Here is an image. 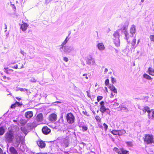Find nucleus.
<instances>
[{
	"mask_svg": "<svg viewBox=\"0 0 154 154\" xmlns=\"http://www.w3.org/2000/svg\"><path fill=\"white\" fill-rule=\"evenodd\" d=\"M122 154H129L128 152L125 150H122L121 152Z\"/></svg>",
	"mask_w": 154,
	"mask_h": 154,
	"instance_id": "nucleus-37",
	"label": "nucleus"
},
{
	"mask_svg": "<svg viewBox=\"0 0 154 154\" xmlns=\"http://www.w3.org/2000/svg\"><path fill=\"white\" fill-rule=\"evenodd\" d=\"M127 146L129 147H131L133 146V143L131 142H126Z\"/></svg>",
	"mask_w": 154,
	"mask_h": 154,
	"instance_id": "nucleus-30",
	"label": "nucleus"
},
{
	"mask_svg": "<svg viewBox=\"0 0 154 154\" xmlns=\"http://www.w3.org/2000/svg\"><path fill=\"white\" fill-rule=\"evenodd\" d=\"M48 0H45V2H46L47 4L48 3V2H48Z\"/></svg>",
	"mask_w": 154,
	"mask_h": 154,
	"instance_id": "nucleus-64",
	"label": "nucleus"
},
{
	"mask_svg": "<svg viewBox=\"0 0 154 154\" xmlns=\"http://www.w3.org/2000/svg\"><path fill=\"white\" fill-rule=\"evenodd\" d=\"M115 151L119 154H122L121 152L119 151V149L117 148L114 149Z\"/></svg>",
	"mask_w": 154,
	"mask_h": 154,
	"instance_id": "nucleus-36",
	"label": "nucleus"
},
{
	"mask_svg": "<svg viewBox=\"0 0 154 154\" xmlns=\"http://www.w3.org/2000/svg\"><path fill=\"white\" fill-rule=\"evenodd\" d=\"M36 121L38 122H42L43 120V114L42 113H40L38 114L36 116Z\"/></svg>",
	"mask_w": 154,
	"mask_h": 154,
	"instance_id": "nucleus-8",
	"label": "nucleus"
},
{
	"mask_svg": "<svg viewBox=\"0 0 154 154\" xmlns=\"http://www.w3.org/2000/svg\"><path fill=\"white\" fill-rule=\"evenodd\" d=\"M119 108L120 109V110L122 112H128L129 111L127 107L123 106H119Z\"/></svg>",
	"mask_w": 154,
	"mask_h": 154,
	"instance_id": "nucleus-17",
	"label": "nucleus"
},
{
	"mask_svg": "<svg viewBox=\"0 0 154 154\" xmlns=\"http://www.w3.org/2000/svg\"><path fill=\"white\" fill-rule=\"evenodd\" d=\"M111 133L113 134V135H119V133L118 132V130H113L112 131H111Z\"/></svg>",
	"mask_w": 154,
	"mask_h": 154,
	"instance_id": "nucleus-27",
	"label": "nucleus"
},
{
	"mask_svg": "<svg viewBox=\"0 0 154 154\" xmlns=\"http://www.w3.org/2000/svg\"><path fill=\"white\" fill-rule=\"evenodd\" d=\"M100 104L101 106L100 107H103V106H104V104L105 103L103 101H102L100 103Z\"/></svg>",
	"mask_w": 154,
	"mask_h": 154,
	"instance_id": "nucleus-41",
	"label": "nucleus"
},
{
	"mask_svg": "<svg viewBox=\"0 0 154 154\" xmlns=\"http://www.w3.org/2000/svg\"><path fill=\"white\" fill-rule=\"evenodd\" d=\"M5 29H7V26L6 25V24H5Z\"/></svg>",
	"mask_w": 154,
	"mask_h": 154,
	"instance_id": "nucleus-57",
	"label": "nucleus"
},
{
	"mask_svg": "<svg viewBox=\"0 0 154 154\" xmlns=\"http://www.w3.org/2000/svg\"><path fill=\"white\" fill-rule=\"evenodd\" d=\"M9 151L11 154H18L17 151L14 147L12 146H11L9 148Z\"/></svg>",
	"mask_w": 154,
	"mask_h": 154,
	"instance_id": "nucleus-11",
	"label": "nucleus"
},
{
	"mask_svg": "<svg viewBox=\"0 0 154 154\" xmlns=\"http://www.w3.org/2000/svg\"><path fill=\"white\" fill-rule=\"evenodd\" d=\"M7 78L9 80H10L11 79V78L10 77H8Z\"/></svg>",
	"mask_w": 154,
	"mask_h": 154,
	"instance_id": "nucleus-62",
	"label": "nucleus"
},
{
	"mask_svg": "<svg viewBox=\"0 0 154 154\" xmlns=\"http://www.w3.org/2000/svg\"><path fill=\"white\" fill-rule=\"evenodd\" d=\"M27 27L28 25L26 23H23L21 26V28L23 31H26L27 29Z\"/></svg>",
	"mask_w": 154,
	"mask_h": 154,
	"instance_id": "nucleus-18",
	"label": "nucleus"
},
{
	"mask_svg": "<svg viewBox=\"0 0 154 154\" xmlns=\"http://www.w3.org/2000/svg\"><path fill=\"white\" fill-rule=\"evenodd\" d=\"M24 67L23 65V64H22V66L20 68V69L23 68Z\"/></svg>",
	"mask_w": 154,
	"mask_h": 154,
	"instance_id": "nucleus-54",
	"label": "nucleus"
},
{
	"mask_svg": "<svg viewBox=\"0 0 154 154\" xmlns=\"http://www.w3.org/2000/svg\"><path fill=\"white\" fill-rule=\"evenodd\" d=\"M16 98L17 99H18V100H20V98H18V97H16Z\"/></svg>",
	"mask_w": 154,
	"mask_h": 154,
	"instance_id": "nucleus-60",
	"label": "nucleus"
},
{
	"mask_svg": "<svg viewBox=\"0 0 154 154\" xmlns=\"http://www.w3.org/2000/svg\"><path fill=\"white\" fill-rule=\"evenodd\" d=\"M128 23L127 22H125L123 26V29L125 31L126 30V29L127 28L128 26Z\"/></svg>",
	"mask_w": 154,
	"mask_h": 154,
	"instance_id": "nucleus-29",
	"label": "nucleus"
},
{
	"mask_svg": "<svg viewBox=\"0 0 154 154\" xmlns=\"http://www.w3.org/2000/svg\"><path fill=\"white\" fill-rule=\"evenodd\" d=\"M152 135L149 134L146 135L145 136L144 139V141L147 144H149L150 143L153 142Z\"/></svg>",
	"mask_w": 154,
	"mask_h": 154,
	"instance_id": "nucleus-5",
	"label": "nucleus"
},
{
	"mask_svg": "<svg viewBox=\"0 0 154 154\" xmlns=\"http://www.w3.org/2000/svg\"><path fill=\"white\" fill-rule=\"evenodd\" d=\"M12 68H15L16 69H17L18 68V66L17 65H16V66H15L14 67H12Z\"/></svg>",
	"mask_w": 154,
	"mask_h": 154,
	"instance_id": "nucleus-49",
	"label": "nucleus"
},
{
	"mask_svg": "<svg viewBox=\"0 0 154 154\" xmlns=\"http://www.w3.org/2000/svg\"><path fill=\"white\" fill-rule=\"evenodd\" d=\"M138 108L141 110H142L143 112H147L148 113H149L150 110L149 108L147 106L139 107Z\"/></svg>",
	"mask_w": 154,
	"mask_h": 154,
	"instance_id": "nucleus-10",
	"label": "nucleus"
},
{
	"mask_svg": "<svg viewBox=\"0 0 154 154\" xmlns=\"http://www.w3.org/2000/svg\"><path fill=\"white\" fill-rule=\"evenodd\" d=\"M0 154H6L5 152H3L2 150L0 148Z\"/></svg>",
	"mask_w": 154,
	"mask_h": 154,
	"instance_id": "nucleus-44",
	"label": "nucleus"
},
{
	"mask_svg": "<svg viewBox=\"0 0 154 154\" xmlns=\"http://www.w3.org/2000/svg\"><path fill=\"white\" fill-rule=\"evenodd\" d=\"M143 77L144 78L148 80H151L152 79V78L149 75L146 74H144Z\"/></svg>",
	"mask_w": 154,
	"mask_h": 154,
	"instance_id": "nucleus-26",
	"label": "nucleus"
},
{
	"mask_svg": "<svg viewBox=\"0 0 154 154\" xmlns=\"http://www.w3.org/2000/svg\"><path fill=\"white\" fill-rule=\"evenodd\" d=\"M20 52V53L23 55H24L25 54V53L22 50H21Z\"/></svg>",
	"mask_w": 154,
	"mask_h": 154,
	"instance_id": "nucleus-47",
	"label": "nucleus"
},
{
	"mask_svg": "<svg viewBox=\"0 0 154 154\" xmlns=\"http://www.w3.org/2000/svg\"><path fill=\"white\" fill-rule=\"evenodd\" d=\"M108 71V69L107 68H105L104 70V74H106Z\"/></svg>",
	"mask_w": 154,
	"mask_h": 154,
	"instance_id": "nucleus-48",
	"label": "nucleus"
},
{
	"mask_svg": "<svg viewBox=\"0 0 154 154\" xmlns=\"http://www.w3.org/2000/svg\"><path fill=\"white\" fill-rule=\"evenodd\" d=\"M148 116L149 118L150 119H152L154 118V111L152 110H150L149 113H148Z\"/></svg>",
	"mask_w": 154,
	"mask_h": 154,
	"instance_id": "nucleus-19",
	"label": "nucleus"
},
{
	"mask_svg": "<svg viewBox=\"0 0 154 154\" xmlns=\"http://www.w3.org/2000/svg\"><path fill=\"white\" fill-rule=\"evenodd\" d=\"M118 132L119 133V136L122 135L123 134H125V133H126L125 131L123 129H122L121 130H118Z\"/></svg>",
	"mask_w": 154,
	"mask_h": 154,
	"instance_id": "nucleus-24",
	"label": "nucleus"
},
{
	"mask_svg": "<svg viewBox=\"0 0 154 154\" xmlns=\"http://www.w3.org/2000/svg\"><path fill=\"white\" fill-rule=\"evenodd\" d=\"M147 72L149 75L152 76L154 75V69L152 68H149Z\"/></svg>",
	"mask_w": 154,
	"mask_h": 154,
	"instance_id": "nucleus-20",
	"label": "nucleus"
},
{
	"mask_svg": "<svg viewBox=\"0 0 154 154\" xmlns=\"http://www.w3.org/2000/svg\"><path fill=\"white\" fill-rule=\"evenodd\" d=\"M66 119L68 123L72 124L75 122V117L72 113H69L66 114Z\"/></svg>",
	"mask_w": 154,
	"mask_h": 154,
	"instance_id": "nucleus-4",
	"label": "nucleus"
},
{
	"mask_svg": "<svg viewBox=\"0 0 154 154\" xmlns=\"http://www.w3.org/2000/svg\"><path fill=\"white\" fill-rule=\"evenodd\" d=\"M36 154H45V153L43 154L41 153H37Z\"/></svg>",
	"mask_w": 154,
	"mask_h": 154,
	"instance_id": "nucleus-63",
	"label": "nucleus"
},
{
	"mask_svg": "<svg viewBox=\"0 0 154 154\" xmlns=\"http://www.w3.org/2000/svg\"><path fill=\"white\" fill-rule=\"evenodd\" d=\"M33 115V112L30 111L26 112L25 113L24 116L27 119H30L32 117Z\"/></svg>",
	"mask_w": 154,
	"mask_h": 154,
	"instance_id": "nucleus-9",
	"label": "nucleus"
},
{
	"mask_svg": "<svg viewBox=\"0 0 154 154\" xmlns=\"http://www.w3.org/2000/svg\"><path fill=\"white\" fill-rule=\"evenodd\" d=\"M149 38L151 41L154 42V35H150L149 36Z\"/></svg>",
	"mask_w": 154,
	"mask_h": 154,
	"instance_id": "nucleus-34",
	"label": "nucleus"
},
{
	"mask_svg": "<svg viewBox=\"0 0 154 154\" xmlns=\"http://www.w3.org/2000/svg\"><path fill=\"white\" fill-rule=\"evenodd\" d=\"M29 81L31 82H35L36 81V80L34 77H31Z\"/></svg>",
	"mask_w": 154,
	"mask_h": 154,
	"instance_id": "nucleus-33",
	"label": "nucleus"
},
{
	"mask_svg": "<svg viewBox=\"0 0 154 154\" xmlns=\"http://www.w3.org/2000/svg\"><path fill=\"white\" fill-rule=\"evenodd\" d=\"M86 75H87V74H84L83 75V76H86Z\"/></svg>",
	"mask_w": 154,
	"mask_h": 154,
	"instance_id": "nucleus-58",
	"label": "nucleus"
},
{
	"mask_svg": "<svg viewBox=\"0 0 154 154\" xmlns=\"http://www.w3.org/2000/svg\"><path fill=\"white\" fill-rule=\"evenodd\" d=\"M5 129L3 127H0V135H3L5 132Z\"/></svg>",
	"mask_w": 154,
	"mask_h": 154,
	"instance_id": "nucleus-25",
	"label": "nucleus"
},
{
	"mask_svg": "<svg viewBox=\"0 0 154 154\" xmlns=\"http://www.w3.org/2000/svg\"><path fill=\"white\" fill-rule=\"evenodd\" d=\"M100 111L102 113H103L105 112H106L107 113H109L110 112L109 109L106 108L105 106L100 107Z\"/></svg>",
	"mask_w": 154,
	"mask_h": 154,
	"instance_id": "nucleus-15",
	"label": "nucleus"
},
{
	"mask_svg": "<svg viewBox=\"0 0 154 154\" xmlns=\"http://www.w3.org/2000/svg\"><path fill=\"white\" fill-rule=\"evenodd\" d=\"M103 97L102 96H99L97 97V100L98 102H99L100 100L102 99Z\"/></svg>",
	"mask_w": 154,
	"mask_h": 154,
	"instance_id": "nucleus-39",
	"label": "nucleus"
},
{
	"mask_svg": "<svg viewBox=\"0 0 154 154\" xmlns=\"http://www.w3.org/2000/svg\"><path fill=\"white\" fill-rule=\"evenodd\" d=\"M140 39H139V40H138V41H137V45L139 44V42H140Z\"/></svg>",
	"mask_w": 154,
	"mask_h": 154,
	"instance_id": "nucleus-59",
	"label": "nucleus"
},
{
	"mask_svg": "<svg viewBox=\"0 0 154 154\" xmlns=\"http://www.w3.org/2000/svg\"><path fill=\"white\" fill-rule=\"evenodd\" d=\"M38 146L41 148H44L45 146V143L42 140H39L37 142Z\"/></svg>",
	"mask_w": 154,
	"mask_h": 154,
	"instance_id": "nucleus-13",
	"label": "nucleus"
},
{
	"mask_svg": "<svg viewBox=\"0 0 154 154\" xmlns=\"http://www.w3.org/2000/svg\"><path fill=\"white\" fill-rule=\"evenodd\" d=\"M105 90L107 92H108V90H107V87H105Z\"/></svg>",
	"mask_w": 154,
	"mask_h": 154,
	"instance_id": "nucleus-52",
	"label": "nucleus"
},
{
	"mask_svg": "<svg viewBox=\"0 0 154 154\" xmlns=\"http://www.w3.org/2000/svg\"><path fill=\"white\" fill-rule=\"evenodd\" d=\"M113 39L114 40V43L116 47L120 46V41L119 39V35L118 32H116L113 34Z\"/></svg>",
	"mask_w": 154,
	"mask_h": 154,
	"instance_id": "nucleus-3",
	"label": "nucleus"
},
{
	"mask_svg": "<svg viewBox=\"0 0 154 154\" xmlns=\"http://www.w3.org/2000/svg\"><path fill=\"white\" fill-rule=\"evenodd\" d=\"M82 131H85L88 129L87 127L85 126H82Z\"/></svg>",
	"mask_w": 154,
	"mask_h": 154,
	"instance_id": "nucleus-31",
	"label": "nucleus"
},
{
	"mask_svg": "<svg viewBox=\"0 0 154 154\" xmlns=\"http://www.w3.org/2000/svg\"><path fill=\"white\" fill-rule=\"evenodd\" d=\"M111 96H110V98H113V96H114V95H113V94H112V93H111Z\"/></svg>",
	"mask_w": 154,
	"mask_h": 154,
	"instance_id": "nucleus-50",
	"label": "nucleus"
},
{
	"mask_svg": "<svg viewBox=\"0 0 154 154\" xmlns=\"http://www.w3.org/2000/svg\"><path fill=\"white\" fill-rule=\"evenodd\" d=\"M60 103V102L59 101H56V102H55L54 103Z\"/></svg>",
	"mask_w": 154,
	"mask_h": 154,
	"instance_id": "nucleus-55",
	"label": "nucleus"
},
{
	"mask_svg": "<svg viewBox=\"0 0 154 154\" xmlns=\"http://www.w3.org/2000/svg\"><path fill=\"white\" fill-rule=\"evenodd\" d=\"M3 78H4V79H6V76H4L3 77Z\"/></svg>",
	"mask_w": 154,
	"mask_h": 154,
	"instance_id": "nucleus-61",
	"label": "nucleus"
},
{
	"mask_svg": "<svg viewBox=\"0 0 154 154\" xmlns=\"http://www.w3.org/2000/svg\"><path fill=\"white\" fill-rule=\"evenodd\" d=\"M136 43V39L135 38H134L133 39L132 42L131 43L132 46L133 47L135 46Z\"/></svg>",
	"mask_w": 154,
	"mask_h": 154,
	"instance_id": "nucleus-32",
	"label": "nucleus"
},
{
	"mask_svg": "<svg viewBox=\"0 0 154 154\" xmlns=\"http://www.w3.org/2000/svg\"><path fill=\"white\" fill-rule=\"evenodd\" d=\"M111 81L112 83L114 84L116 82V80L115 78H113V77H111Z\"/></svg>",
	"mask_w": 154,
	"mask_h": 154,
	"instance_id": "nucleus-35",
	"label": "nucleus"
},
{
	"mask_svg": "<svg viewBox=\"0 0 154 154\" xmlns=\"http://www.w3.org/2000/svg\"><path fill=\"white\" fill-rule=\"evenodd\" d=\"M4 138L5 141L9 143L13 142V140L15 138V140L14 146L16 147H18L21 139V137L17 135H14L13 132L11 130H9L5 134Z\"/></svg>",
	"mask_w": 154,
	"mask_h": 154,
	"instance_id": "nucleus-1",
	"label": "nucleus"
},
{
	"mask_svg": "<svg viewBox=\"0 0 154 154\" xmlns=\"http://www.w3.org/2000/svg\"><path fill=\"white\" fill-rule=\"evenodd\" d=\"M103 126L104 127L105 130V131H106L108 128V125L106 123H104L103 124Z\"/></svg>",
	"mask_w": 154,
	"mask_h": 154,
	"instance_id": "nucleus-40",
	"label": "nucleus"
},
{
	"mask_svg": "<svg viewBox=\"0 0 154 154\" xmlns=\"http://www.w3.org/2000/svg\"><path fill=\"white\" fill-rule=\"evenodd\" d=\"M109 88L110 90L113 92L114 93H117V90L114 86L112 85V86L109 87Z\"/></svg>",
	"mask_w": 154,
	"mask_h": 154,
	"instance_id": "nucleus-21",
	"label": "nucleus"
},
{
	"mask_svg": "<svg viewBox=\"0 0 154 154\" xmlns=\"http://www.w3.org/2000/svg\"><path fill=\"white\" fill-rule=\"evenodd\" d=\"M25 91H29V90L28 89L25 88Z\"/></svg>",
	"mask_w": 154,
	"mask_h": 154,
	"instance_id": "nucleus-56",
	"label": "nucleus"
},
{
	"mask_svg": "<svg viewBox=\"0 0 154 154\" xmlns=\"http://www.w3.org/2000/svg\"><path fill=\"white\" fill-rule=\"evenodd\" d=\"M136 32V28L135 26L134 25H133L131 26L130 29V33L132 35L131 36H133L134 34Z\"/></svg>",
	"mask_w": 154,
	"mask_h": 154,
	"instance_id": "nucleus-14",
	"label": "nucleus"
},
{
	"mask_svg": "<svg viewBox=\"0 0 154 154\" xmlns=\"http://www.w3.org/2000/svg\"><path fill=\"white\" fill-rule=\"evenodd\" d=\"M57 115L55 114H51L49 116V120L50 121H55L57 120Z\"/></svg>",
	"mask_w": 154,
	"mask_h": 154,
	"instance_id": "nucleus-7",
	"label": "nucleus"
},
{
	"mask_svg": "<svg viewBox=\"0 0 154 154\" xmlns=\"http://www.w3.org/2000/svg\"><path fill=\"white\" fill-rule=\"evenodd\" d=\"M83 113H84V114H85V115H87V114L88 113L86 112H84V111H83Z\"/></svg>",
	"mask_w": 154,
	"mask_h": 154,
	"instance_id": "nucleus-51",
	"label": "nucleus"
},
{
	"mask_svg": "<svg viewBox=\"0 0 154 154\" xmlns=\"http://www.w3.org/2000/svg\"><path fill=\"white\" fill-rule=\"evenodd\" d=\"M124 34L125 36V39L128 40L129 38V33L127 30H125L124 32Z\"/></svg>",
	"mask_w": 154,
	"mask_h": 154,
	"instance_id": "nucleus-28",
	"label": "nucleus"
},
{
	"mask_svg": "<svg viewBox=\"0 0 154 154\" xmlns=\"http://www.w3.org/2000/svg\"><path fill=\"white\" fill-rule=\"evenodd\" d=\"M97 47L100 51L103 50L105 49V47L103 44L102 43H99L98 44Z\"/></svg>",
	"mask_w": 154,
	"mask_h": 154,
	"instance_id": "nucleus-16",
	"label": "nucleus"
},
{
	"mask_svg": "<svg viewBox=\"0 0 154 154\" xmlns=\"http://www.w3.org/2000/svg\"><path fill=\"white\" fill-rule=\"evenodd\" d=\"M21 105L22 104H20L17 101L14 104L11 105V108L12 109H14L17 106V105L19 106Z\"/></svg>",
	"mask_w": 154,
	"mask_h": 154,
	"instance_id": "nucleus-22",
	"label": "nucleus"
},
{
	"mask_svg": "<svg viewBox=\"0 0 154 154\" xmlns=\"http://www.w3.org/2000/svg\"><path fill=\"white\" fill-rule=\"evenodd\" d=\"M119 105V104L117 103H115L113 104V105L114 106L116 107L118 106Z\"/></svg>",
	"mask_w": 154,
	"mask_h": 154,
	"instance_id": "nucleus-46",
	"label": "nucleus"
},
{
	"mask_svg": "<svg viewBox=\"0 0 154 154\" xmlns=\"http://www.w3.org/2000/svg\"><path fill=\"white\" fill-rule=\"evenodd\" d=\"M87 63L89 65H94L96 63L94 59L91 57L90 58L88 59L87 61Z\"/></svg>",
	"mask_w": 154,
	"mask_h": 154,
	"instance_id": "nucleus-6",
	"label": "nucleus"
},
{
	"mask_svg": "<svg viewBox=\"0 0 154 154\" xmlns=\"http://www.w3.org/2000/svg\"><path fill=\"white\" fill-rule=\"evenodd\" d=\"M74 49L73 46L69 45L62 46L60 48V50L61 52L66 54L71 53Z\"/></svg>",
	"mask_w": 154,
	"mask_h": 154,
	"instance_id": "nucleus-2",
	"label": "nucleus"
},
{
	"mask_svg": "<svg viewBox=\"0 0 154 154\" xmlns=\"http://www.w3.org/2000/svg\"><path fill=\"white\" fill-rule=\"evenodd\" d=\"M29 59H33V57H31V56H29Z\"/></svg>",
	"mask_w": 154,
	"mask_h": 154,
	"instance_id": "nucleus-53",
	"label": "nucleus"
},
{
	"mask_svg": "<svg viewBox=\"0 0 154 154\" xmlns=\"http://www.w3.org/2000/svg\"><path fill=\"white\" fill-rule=\"evenodd\" d=\"M63 60L64 61L67 62L68 60V58L66 57H64L63 58Z\"/></svg>",
	"mask_w": 154,
	"mask_h": 154,
	"instance_id": "nucleus-45",
	"label": "nucleus"
},
{
	"mask_svg": "<svg viewBox=\"0 0 154 154\" xmlns=\"http://www.w3.org/2000/svg\"><path fill=\"white\" fill-rule=\"evenodd\" d=\"M69 38H68V37L67 36L66 38L64 41L62 43L61 45V46H65V45L67 43L69 39Z\"/></svg>",
	"mask_w": 154,
	"mask_h": 154,
	"instance_id": "nucleus-23",
	"label": "nucleus"
},
{
	"mask_svg": "<svg viewBox=\"0 0 154 154\" xmlns=\"http://www.w3.org/2000/svg\"><path fill=\"white\" fill-rule=\"evenodd\" d=\"M42 131L45 134H47L51 132V130L48 128L47 127H45L42 129Z\"/></svg>",
	"mask_w": 154,
	"mask_h": 154,
	"instance_id": "nucleus-12",
	"label": "nucleus"
},
{
	"mask_svg": "<svg viewBox=\"0 0 154 154\" xmlns=\"http://www.w3.org/2000/svg\"><path fill=\"white\" fill-rule=\"evenodd\" d=\"M105 83L106 85H107L109 84V80L108 79H107L106 80Z\"/></svg>",
	"mask_w": 154,
	"mask_h": 154,
	"instance_id": "nucleus-42",
	"label": "nucleus"
},
{
	"mask_svg": "<svg viewBox=\"0 0 154 154\" xmlns=\"http://www.w3.org/2000/svg\"><path fill=\"white\" fill-rule=\"evenodd\" d=\"M18 90L21 91H25V88H19L18 89Z\"/></svg>",
	"mask_w": 154,
	"mask_h": 154,
	"instance_id": "nucleus-43",
	"label": "nucleus"
},
{
	"mask_svg": "<svg viewBox=\"0 0 154 154\" xmlns=\"http://www.w3.org/2000/svg\"><path fill=\"white\" fill-rule=\"evenodd\" d=\"M95 119L98 122H100L101 120V119L99 116H96L95 117Z\"/></svg>",
	"mask_w": 154,
	"mask_h": 154,
	"instance_id": "nucleus-38",
	"label": "nucleus"
}]
</instances>
